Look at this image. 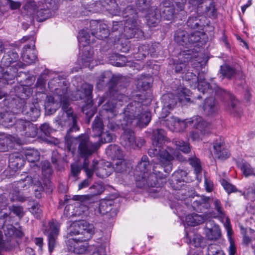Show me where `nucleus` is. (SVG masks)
I'll return each mask as SVG.
<instances>
[{"mask_svg": "<svg viewBox=\"0 0 255 255\" xmlns=\"http://www.w3.org/2000/svg\"><path fill=\"white\" fill-rule=\"evenodd\" d=\"M48 87L59 97L62 109L55 119L57 124L61 128L69 127L65 137L67 149L73 153L77 149L78 156L84 159L83 168L88 178L92 176L93 170L89 169L88 158L96 152L99 147L97 142H93L87 134H81L74 138L70 136L71 132L79 130L77 125V116L70 106L67 82L61 80L58 76L54 77L48 82Z\"/></svg>", "mask_w": 255, "mask_h": 255, "instance_id": "nucleus-1", "label": "nucleus"}, {"mask_svg": "<svg viewBox=\"0 0 255 255\" xmlns=\"http://www.w3.org/2000/svg\"><path fill=\"white\" fill-rule=\"evenodd\" d=\"M157 159V162L155 163L153 166V173H149L150 170V164L148 158L146 155H143L140 161L138 163L135 167L134 176L136 185L137 187L141 188L145 187L156 188L160 187L159 179H165L166 177V175L162 173V171L169 174L172 169V161L174 159L170 161V169L167 170V166L165 164H163L161 162L162 159L158 156H155Z\"/></svg>", "mask_w": 255, "mask_h": 255, "instance_id": "nucleus-2", "label": "nucleus"}, {"mask_svg": "<svg viewBox=\"0 0 255 255\" xmlns=\"http://www.w3.org/2000/svg\"><path fill=\"white\" fill-rule=\"evenodd\" d=\"M115 116L106 117L108 120L107 127L113 131L120 128L125 129L127 127H130L135 122L139 127L146 126L151 120V113L145 110L141 102L135 100L130 102L124 110L122 120L114 118Z\"/></svg>", "mask_w": 255, "mask_h": 255, "instance_id": "nucleus-3", "label": "nucleus"}, {"mask_svg": "<svg viewBox=\"0 0 255 255\" xmlns=\"http://www.w3.org/2000/svg\"><path fill=\"white\" fill-rule=\"evenodd\" d=\"M42 180L40 176L35 173L14 181L9 194L10 200L21 202L26 201L28 198L26 193L29 192V189L32 185L35 197L41 198L44 191Z\"/></svg>", "mask_w": 255, "mask_h": 255, "instance_id": "nucleus-4", "label": "nucleus"}, {"mask_svg": "<svg viewBox=\"0 0 255 255\" xmlns=\"http://www.w3.org/2000/svg\"><path fill=\"white\" fill-rule=\"evenodd\" d=\"M169 142L170 140L167 137L165 130L161 128L156 129L153 131L152 146L148 151L149 156L153 157L158 156L161 158V162L166 165V170L168 171L170 169V161L174 159V149L168 146L164 149L163 146Z\"/></svg>", "mask_w": 255, "mask_h": 255, "instance_id": "nucleus-5", "label": "nucleus"}, {"mask_svg": "<svg viewBox=\"0 0 255 255\" xmlns=\"http://www.w3.org/2000/svg\"><path fill=\"white\" fill-rule=\"evenodd\" d=\"M187 82H188L190 87L193 89L197 88L198 91L201 92L203 94L206 93L212 95L215 91L216 94L220 93L223 98L228 100L231 103V106L228 107V110L232 114H234V111L238 104V101L235 99L234 96L229 92L226 91L218 87H215V85H211L205 81H198V77L192 72H186L183 77Z\"/></svg>", "mask_w": 255, "mask_h": 255, "instance_id": "nucleus-6", "label": "nucleus"}, {"mask_svg": "<svg viewBox=\"0 0 255 255\" xmlns=\"http://www.w3.org/2000/svg\"><path fill=\"white\" fill-rule=\"evenodd\" d=\"M94 227L85 220L73 222L70 226L68 234L69 237L77 236L70 239L74 241H87L90 239L94 234Z\"/></svg>", "mask_w": 255, "mask_h": 255, "instance_id": "nucleus-7", "label": "nucleus"}, {"mask_svg": "<svg viewBox=\"0 0 255 255\" xmlns=\"http://www.w3.org/2000/svg\"><path fill=\"white\" fill-rule=\"evenodd\" d=\"M0 52L4 54L1 59V63L6 67L9 66L12 63L16 62V64L12 66L13 68H23L24 64L20 61H18L19 56L15 50V47L7 43L0 42Z\"/></svg>", "mask_w": 255, "mask_h": 255, "instance_id": "nucleus-8", "label": "nucleus"}, {"mask_svg": "<svg viewBox=\"0 0 255 255\" xmlns=\"http://www.w3.org/2000/svg\"><path fill=\"white\" fill-rule=\"evenodd\" d=\"M60 225L55 220L49 221L45 227L43 234L47 237L48 251L51 254L58 245Z\"/></svg>", "mask_w": 255, "mask_h": 255, "instance_id": "nucleus-9", "label": "nucleus"}, {"mask_svg": "<svg viewBox=\"0 0 255 255\" xmlns=\"http://www.w3.org/2000/svg\"><path fill=\"white\" fill-rule=\"evenodd\" d=\"M193 125L196 130L190 132V136L193 140H199L201 136L207 133L209 130V124L204 121L203 118L197 116L190 119L188 125Z\"/></svg>", "mask_w": 255, "mask_h": 255, "instance_id": "nucleus-10", "label": "nucleus"}, {"mask_svg": "<svg viewBox=\"0 0 255 255\" xmlns=\"http://www.w3.org/2000/svg\"><path fill=\"white\" fill-rule=\"evenodd\" d=\"M187 175L186 171L178 170L172 174L170 182L173 189L179 190L178 192V197L180 198V195H183V197H181V200L184 199L189 196L186 190L181 189L183 183L186 180Z\"/></svg>", "mask_w": 255, "mask_h": 255, "instance_id": "nucleus-11", "label": "nucleus"}, {"mask_svg": "<svg viewBox=\"0 0 255 255\" xmlns=\"http://www.w3.org/2000/svg\"><path fill=\"white\" fill-rule=\"evenodd\" d=\"M127 127L120 138L121 143L125 147L133 148H140L144 143V140L141 138H135L133 131Z\"/></svg>", "mask_w": 255, "mask_h": 255, "instance_id": "nucleus-12", "label": "nucleus"}, {"mask_svg": "<svg viewBox=\"0 0 255 255\" xmlns=\"http://www.w3.org/2000/svg\"><path fill=\"white\" fill-rule=\"evenodd\" d=\"M189 3L197 7L198 11L205 13L210 17L216 16L215 2L212 0H189Z\"/></svg>", "mask_w": 255, "mask_h": 255, "instance_id": "nucleus-13", "label": "nucleus"}, {"mask_svg": "<svg viewBox=\"0 0 255 255\" xmlns=\"http://www.w3.org/2000/svg\"><path fill=\"white\" fill-rule=\"evenodd\" d=\"M124 36L127 39L136 38L138 39L144 38L143 32L137 25V22H130L128 20L125 23Z\"/></svg>", "mask_w": 255, "mask_h": 255, "instance_id": "nucleus-14", "label": "nucleus"}, {"mask_svg": "<svg viewBox=\"0 0 255 255\" xmlns=\"http://www.w3.org/2000/svg\"><path fill=\"white\" fill-rule=\"evenodd\" d=\"M189 120H185L181 121L179 119L170 116L164 119V117L162 118L160 123L165 125L170 130L176 131H181L186 128L188 125Z\"/></svg>", "mask_w": 255, "mask_h": 255, "instance_id": "nucleus-15", "label": "nucleus"}, {"mask_svg": "<svg viewBox=\"0 0 255 255\" xmlns=\"http://www.w3.org/2000/svg\"><path fill=\"white\" fill-rule=\"evenodd\" d=\"M31 39L30 44L25 45L22 48L21 57L23 61L28 64H31L35 62L37 59L36 51L35 49V41L33 37Z\"/></svg>", "mask_w": 255, "mask_h": 255, "instance_id": "nucleus-16", "label": "nucleus"}, {"mask_svg": "<svg viewBox=\"0 0 255 255\" xmlns=\"http://www.w3.org/2000/svg\"><path fill=\"white\" fill-rule=\"evenodd\" d=\"M91 34L100 40H103L109 35V29L106 24H99L96 21L91 23Z\"/></svg>", "mask_w": 255, "mask_h": 255, "instance_id": "nucleus-17", "label": "nucleus"}, {"mask_svg": "<svg viewBox=\"0 0 255 255\" xmlns=\"http://www.w3.org/2000/svg\"><path fill=\"white\" fill-rule=\"evenodd\" d=\"M23 115L31 121H36L40 115V107L37 102L24 104Z\"/></svg>", "mask_w": 255, "mask_h": 255, "instance_id": "nucleus-18", "label": "nucleus"}, {"mask_svg": "<svg viewBox=\"0 0 255 255\" xmlns=\"http://www.w3.org/2000/svg\"><path fill=\"white\" fill-rule=\"evenodd\" d=\"M214 156L220 160H225L229 157V152L226 148L224 141L220 138L216 139L213 144Z\"/></svg>", "mask_w": 255, "mask_h": 255, "instance_id": "nucleus-19", "label": "nucleus"}, {"mask_svg": "<svg viewBox=\"0 0 255 255\" xmlns=\"http://www.w3.org/2000/svg\"><path fill=\"white\" fill-rule=\"evenodd\" d=\"M186 24L191 29L203 30L204 27L208 25V21L205 16L195 14L188 18Z\"/></svg>", "mask_w": 255, "mask_h": 255, "instance_id": "nucleus-20", "label": "nucleus"}, {"mask_svg": "<svg viewBox=\"0 0 255 255\" xmlns=\"http://www.w3.org/2000/svg\"><path fill=\"white\" fill-rule=\"evenodd\" d=\"M96 11H102L105 10L110 12L116 13L118 10V4L115 0H99L94 3Z\"/></svg>", "mask_w": 255, "mask_h": 255, "instance_id": "nucleus-21", "label": "nucleus"}, {"mask_svg": "<svg viewBox=\"0 0 255 255\" xmlns=\"http://www.w3.org/2000/svg\"><path fill=\"white\" fill-rule=\"evenodd\" d=\"M160 16L168 20L172 19L176 13L173 4L168 0L163 1L160 4Z\"/></svg>", "mask_w": 255, "mask_h": 255, "instance_id": "nucleus-22", "label": "nucleus"}, {"mask_svg": "<svg viewBox=\"0 0 255 255\" xmlns=\"http://www.w3.org/2000/svg\"><path fill=\"white\" fill-rule=\"evenodd\" d=\"M17 72V68L10 67L5 69L0 65V86L7 84L14 79Z\"/></svg>", "mask_w": 255, "mask_h": 255, "instance_id": "nucleus-23", "label": "nucleus"}, {"mask_svg": "<svg viewBox=\"0 0 255 255\" xmlns=\"http://www.w3.org/2000/svg\"><path fill=\"white\" fill-rule=\"evenodd\" d=\"M208 40L207 35L204 32L196 31L189 34V47L201 46Z\"/></svg>", "mask_w": 255, "mask_h": 255, "instance_id": "nucleus-24", "label": "nucleus"}, {"mask_svg": "<svg viewBox=\"0 0 255 255\" xmlns=\"http://www.w3.org/2000/svg\"><path fill=\"white\" fill-rule=\"evenodd\" d=\"M210 227L207 225L205 228L206 236L208 240L217 241L221 237V231L220 227L214 222H211Z\"/></svg>", "mask_w": 255, "mask_h": 255, "instance_id": "nucleus-25", "label": "nucleus"}, {"mask_svg": "<svg viewBox=\"0 0 255 255\" xmlns=\"http://www.w3.org/2000/svg\"><path fill=\"white\" fill-rule=\"evenodd\" d=\"M23 156L20 153H13L9 155L8 166L13 170L20 168L24 165Z\"/></svg>", "mask_w": 255, "mask_h": 255, "instance_id": "nucleus-26", "label": "nucleus"}, {"mask_svg": "<svg viewBox=\"0 0 255 255\" xmlns=\"http://www.w3.org/2000/svg\"><path fill=\"white\" fill-rule=\"evenodd\" d=\"M202 109L205 115H212L218 112L219 107L215 99L211 97L205 99Z\"/></svg>", "mask_w": 255, "mask_h": 255, "instance_id": "nucleus-27", "label": "nucleus"}, {"mask_svg": "<svg viewBox=\"0 0 255 255\" xmlns=\"http://www.w3.org/2000/svg\"><path fill=\"white\" fill-rule=\"evenodd\" d=\"M93 87L92 85L85 83H83L79 90L77 91V94L81 100L86 102H89L92 99V94Z\"/></svg>", "mask_w": 255, "mask_h": 255, "instance_id": "nucleus-28", "label": "nucleus"}, {"mask_svg": "<svg viewBox=\"0 0 255 255\" xmlns=\"http://www.w3.org/2000/svg\"><path fill=\"white\" fill-rule=\"evenodd\" d=\"M86 241H74V239H69L70 250L75 254H82L84 253L87 249V243Z\"/></svg>", "mask_w": 255, "mask_h": 255, "instance_id": "nucleus-29", "label": "nucleus"}, {"mask_svg": "<svg viewBox=\"0 0 255 255\" xmlns=\"http://www.w3.org/2000/svg\"><path fill=\"white\" fill-rule=\"evenodd\" d=\"M89 190L91 193L90 194L80 196L79 199L82 201L89 200L93 196L100 195L104 191V187L101 183H95Z\"/></svg>", "mask_w": 255, "mask_h": 255, "instance_id": "nucleus-30", "label": "nucleus"}, {"mask_svg": "<svg viewBox=\"0 0 255 255\" xmlns=\"http://www.w3.org/2000/svg\"><path fill=\"white\" fill-rule=\"evenodd\" d=\"M162 111L169 113L168 110L172 109L176 105V100L172 94H167L162 96Z\"/></svg>", "mask_w": 255, "mask_h": 255, "instance_id": "nucleus-31", "label": "nucleus"}, {"mask_svg": "<svg viewBox=\"0 0 255 255\" xmlns=\"http://www.w3.org/2000/svg\"><path fill=\"white\" fill-rule=\"evenodd\" d=\"M182 56H184V59L183 58H179L180 61L174 63L175 71L176 73H185L186 71L187 63L191 59V56L189 53L184 52Z\"/></svg>", "mask_w": 255, "mask_h": 255, "instance_id": "nucleus-32", "label": "nucleus"}, {"mask_svg": "<svg viewBox=\"0 0 255 255\" xmlns=\"http://www.w3.org/2000/svg\"><path fill=\"white\" fill-rule=\"evenodd\" d=\"M189 34L187 31L182 30H177L174 34V40L179 45L186 47H189Z\"/></svg>", "mask_w": 255, "mask_h": 255, "instance_id": "nucleus-33", "label": "nucleus"}, {"mask_svg": "<svg viewBox=\"0 0 255 255\" xmlns=\"http://www.w3.org/2000/svg\"><path fill=\"white\" fill-rule=\"evenodd\" d=\"M40 6L36 10L34 16L37 21H43L51 15V9L45 7L44 4L41 2Z\"/></svg>", "mask_w": 255, "mask_h": 255, "instance_id": "nucleus-34", "label": "nucleus"}, {"mask_svg": "<svg viewBox=\"0 0 255 255\" xmlns=\"http://www.w3.org/2000/svg\"><path fill=\"white\" fill-rule=\"evenodd\" d=\"M14 115L9 111L0 112V123L3 126L8 128L15 124Z\"/></svg>", "mask_w": 255, "mask_h": 255, "instance_id": "nucleus-35", "label": "nucleus"}, {"mask_svg": "<svg viewBox=\"0 0 255 255\" xmlns=\"http://www.w3.org/2000/svg\"><path fill=\"white\" fill-rule=\"evenodd\" d=\"M118 112L115 105L112 102H107L103 106V109L100 112V115L102 117H108L110 116H116Z\"/></svg>", "mask_w": 255, "mask_h": 255, "instance_id": "nucleus-36", "label": "nucleus"}, {"mask_svg": "<svg viewBox=\"0 0 255 255\" xmlns=\"http://www.w3.org/2000/svg\"><path fill=\"white\" fill-rule=\"evenodd\" d=\"M123 17L124 19L125 23L127 22L128 20L130 21V22H137V12L135 9L132 6H128L123 12Z\"/></svg>", "mask_w": 255, "mask_h": 255, "instance_id": "nucleus-37", "label": "nucleus"}, {"mask_svg": "<svg viewBox=\"0 0 255 255\" xmlns=\"http://www.w3.org/2000/svg\"><path fill=\"white\" fill-rule=\"evenodd\" d=\"M93 51L88 49V47H85L84 50L78 58L79 62L82 63L83 66L86 67L89 65L92 60Z\"/></svg>", "mask_w": 255, "mask_h": 255, "instance_id": "nucleus-38", "label": "nucleus"}, {"mask_svg": "<svg viewBox=\"0 0 255 255\" xmlns=\"http://www.w3.org/2000/svg\"><path fill=\"white\" fill-rule=\"evenodd\" d=\"M210 200L209 197L202 196L198 200L193 202V206L197 210L201 211L204 209H209L210 207Z\"/></svg>", "mask_w": 255, "mask_h": 255, "instance_id": "nucleus-39", "label": "nucleus"}, {"mask_svg": "<svg viewBox=\"0 0 255 255\" xmlns=\"http://www.w3.org/2000/svg\"><path fill=\"white\" fill-rule=\"evenodd\" d=\"M99 163L97 161L94 160L93 161L92 165L91 166V170H93L92 175L93 173L95 172L96 175L101 178H104L106 177H108L111 174V172H107L104 168L102 167H98Z\"/></svg>", "mask_w": 255, "mask_h": 255, "instance_id": "nucleus-40", "label": "nucleus"}, {"mask_svg": "<svg viewBox=\"0 0 255 255\" xmlns=\"http://www.w3.org/2000/svg\"><path fill=\"white\" fill-rule=\"evenodd\" d=\"M104 125L102 119L96 116L92 124V130L94 136H100L103 132Z\"/></svg>", "mask_w": 255, "mask_h": 255, "instance_id": "nucleus-41", "label": "nucleus"}, {"mask_svg": "<svg viewBox=\"0 0 255 255\" xmlns=\"http://www.w3.org/2000/svg\"><path fill=\"white\" fill-rule=\"evenodd\" d=\"M187 224L189 226H195L204 222V217L197 214L188 215L186 218Z\"/></svg>", "mask_w": 255, "mask_h": 255, "instance_id": "nucleus-42", "label": "nucleus"}, {"mask_svg": "<svg viewBox=\"0 0 255 255\" xmlns=\"http://www.w3.org/2000/svg\"><path fill=\"white\" fill-rule=\"evenodd\" d=\"M156 10V11L154 9H151V12L146 16L147 24L149 26H155L159 21L160 15L157 13L158 10Z\"/></svg>", "mask_w": 255, "mask_h": 255, "instance_id": "nucleus-43", "label": "nucleus"}, {"mask_svg": "<svg viewBox=\"0 0 255 255\" xmlns=\"http://www.w3.org/2000/svg\"><path fill=\"white\" fill-rule=\"evenodd\" d=\"M24 155L29 162H34L39 160L40 153L34 149H27L24 152Z\"/></svg>", "mask_w": 255, "mask_h": 255, "instance_id": "nucleus-44", "label": "nucleus"}, {"mask_svg": "<svg viewBox=\"0 0 255 255\" xmlns=\"http://www.w3.org/2000/svg\"><path fill=\"white\" fill-rule=\"evenodd\" d=\"M90 35L89 32L87 29L81 30L78 36L79 43L84 47L90 43Z\"/></svg>", "mask_w": 255, "mask_h": 255, "instance_id": "nucleus-45", "label": "nucleus"}, {"mask_svg": "<svg viewBox=\"0 0 255 255\" xmlns=\"http://www.w3.org/2000/svg\"><path fill=\"white\" fill-rule=\"evenodd\" d=\"M107 153L114 157L120 158L122 157V151L119 146L116 144L110 145L106 149Z\"/></svg>", "mask_w": 255, "mask_h": 255, "instance_id": "nucleus-46", "label": "nucleus"}, {"mask_svg": "<svg viewBox=\"0 0 255 255\" xmlns=\"http://www.w3.org/2000/svg\"><path fill=\"white\" fill-rule=\"evenodd\" d=\"M191 91L187 88H183L178 93V99L181 103H189L190 99L189 98Z\"/></svg>", "mask_w": 255, "mask_h": 255, "instance_id": "nucleus-47", "label": "nucleus"}, {"mask_svg": "<svg viewBox=\"0 0 255 255\" xmlns=\"http://www.w3.org/2000/svg\"><path fill=\"white\" fill-rule=\"evenodd\" d=\"M131 167L130 165L125 160H118L114 165V169L116 172L124 173L128 170Z\"/></svg>", "mask_w": 255, "mask_h": 255, "instance_id": "nucleus-48", "label": "nucleus"}, {"mask_svg": "<svg viewBox=\"0 0 255 255\" xmlns=\"http://www.w3.org/2000/svg\"><path fill=\"white\" fill-rule=\"evenodd\" d=\"M40 6V1L37 2V4L33 1H27L25 4L23 5V9L27 12H29L30 14H35L36 10Z\"/></svg>", "mask_w": 255, "mask_h": 255, "instance_id": "nucleus-49", "label": "nucleus"}, {"mask_svg": "<svg viewBox=\"0 0 255 255\" xmlns=\"http://www.w3.org/2000/svg\"><path fill=\"white\" fill-rule=\"evenodd\" d=\"M108 74V73H103L99 76L98 81L97 82V87L98 88H102L105 83H107L109 81L114 84L118 82V77L115 76H113L111 79L105 80L107 79L106 75Z\"/></svg>", "mask_w": 255, "mask_h": 255, "instance_id": "nucleus-50", "label": "nucleus"}, {"mask_svg": "<svg viewBox=\"0 0 255 255\" xmlns=\"http://www.w3.org/2000/svg\"><path fill=\"white\" fill-rule=\"evenodd\" d=\"M173 142L176 147L183 152L188 153L190 151V145L188 142L179 139H174Z\"/></svg>", "mask_w": 255, "mask_h": 255, "instance_id": "nucleus-51", "label": "nucleus"}, {"mask_svg": "<svg viewBox=\"0 0 255 255\" xmlns=\"http://www.w3.org/2000/svg\"><path fill=\"white\" fill-rule=\"evenodd\" d=\"M27 128H25L24 131L21 133V134L28 137H34L37 133V128L35 126L30 122Z\"/></svg>", "mask_w": 255, "mask_h": 255, "instance_id": "nucleus-52", "label": "nucleus"}, {"mask_svg": "<svg viewBox=\"0 0 255 255\" xmlns=\"http://www.w3.org/2000/svg\"><path fill=\"white\" fill-rule=\"evenodd\" d=\"M239 166L244 174L246 176H249L255 174V170L247 162L242 161L239 164Z\"/></svg>", "mask_w": 255, "mask_h": 255, "instance_id": "nucleus-53", "label": "nucleus"}, {"mask_svg": "<svg viewBox=\"0 0 255 255\" xmlns=\"http://www.w3.org/2000/svg\"><path fill=\"white\" fill-rule=\"evenodd\" d=\"M220 73L224 77L231 79L235 75L236 71L233 68L225 65L221 66Z\"/></svg>", "mask_w": 255, "mask_h": 255, "instance_id": "nucleus-54", "label": "nucleus"}, {"mask_svg": "<svg viewBox=\"0 0 255 255\" xmlns=\"http://www.w3.org/2000/svg\"><path fill=\"white\" fill-rule=\"evenodd\" d=\"M30 122L28 120H23L22 119H19L16 121H15L14 125H15L16 131L23 133L25 128H27L26 127L29 125L28 123H30Z\"/></svg>", "mask_w": 255, "mask_h": 255, "instance_id": "nucleus-55", "label": "nucleus"}, {"mask_svg": "<svg viewBox=\"0 0 255 255\" xmlns=\"http://www.w3.org/2000/svg\"><path fill=\"white\" fill-rule=\"evenodd\" d=\"M186 242L195 247H199L202 246L203 242V238L200 235L195 234L191 239L187 238Z\"/></svg>", "mask_w": 255, "mask_h": 255, "instance_id": "nucleus-56", "label": "nucleus"}, {"mask_svg": "<svg viewBox=\"0 0 255 255\" xmlns=\"http://www.w3.org/2000/svg\"><path fill=\"white\" fill-rule=\"evenodd\" d=\"M208 255H225L224 251L220 249L219 246L216 244L209 245L207 249Z\"/></svg>", "mask_w": 255, "mask_h": 255, "instance_id": "nucleus-57", "label": "nucleus"}, {"mask_svg": "<svg viewBox=\"0 0 255 255\" xmlns=\"http://www.w3.org/2000/svg\"><path fill=\"white\" fill-rule=\"evenodd\" d=\"M111 210V202L107 200L101 201L99 206V212L102 215H105Z\"/></svg>", "mask_w": 255, "mask_h": 255, "instance_id": "nucleus-58", "label": "nucleus"}, {"mask_svg": "<svg viewBox=\"0 0 255 255\" xmlns=\"http://www.w3.org/2000/svg\"><path fill=\"white\" fill-rule=\"evenodd\" d=\"M149 45L148 44H143L138 47L137 53V58L139 59L145 58L149 54Z\"/></svg>", "mask_w": 255, "mask_h": 255, "instance_id": "nucleus-59", "label": "nucleus"}, {"mask_svg": "<svg viewBox=\"0 0 255 255\" xmlns=\"http://www.w3.org/2000/svg\"><path fill=\"white\" fill-rule=\"evenodd\" d=\"M214 209L217 211L218 217L221 219L225 217V213L220 200L215 199L213 202Z\"/></svg>", "mask_w": 255, "mask_h": 255, "instance_id": "nucleus-60", "label": "nucleus"}, {"mask_svg": "<svg viewBox=\"0 0 255 255\" xmlns=\"http://www.w3.org/2000/svg\"><path fill=\"white\" fill-rule=\"evenodd\" d=\"M30 207L29 208V211L37 219L40 218L42 215V210L40 208V206L37 203H33L32 205H30Z\"/></svg>", "mask_w": 255, "mask_h": 255, "instance_id": "nucleus-61", "label": "nucleus"}, {"mask_svg": "<svg viewBox=\"0 0 255 255\" xmlns=\"http://www.w3.org/2000/svg\"><path fill=\"white\" fill-rule=\"evenodd\" d=\"M41 171L43 175L45 177H48L52 173L50 163L48 161H44L41 163Z\"/></svg>", "mask_w": 255, "mask_h": 255, "instance_id": "nucleus-62", "label": "nucleus"}, {"mask_svg": "<svg viewBox=\"0 0 255 255\" xmlns=\"http://www.w3.org/2000/svg\"><path fill=\"white\" fill-rule=\"evenodd\" d=\"M190 164L194 168L195 173L197 174L201 171V167L199 160L196 157L189 158Z\"/></svg>", "mask_w": 255, "mask_h": 255, "instance_id": "nucleus-63", "label": "nucleus"}, {"mask_svg": "<svg viewBox=\"0 0 255 255\" xmlns=\"http://www.w3.org/2000/svg\"><path fill=\"white\" fill-rule=\"evenodd\" d=\"M24 101L23 100L18 101L17 103L15 104V106L12 107L11 112L13 115H18L20 113L23 114V111L24 109L23 107H24Z\"/></svg>", "mask_w": 255, "mask_h": 255, "instance_id": "nucleus-64", "label": "nucleus"}]
</instances>
